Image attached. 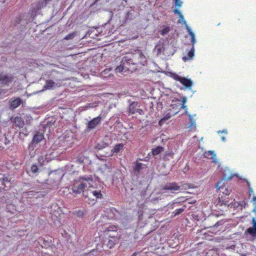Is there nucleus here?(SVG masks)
<instances>
[{
    "instance_id": "nucleus-1",
    "label": "nucleus",
    "mask_w": 256,
    "mask_h": 256,
    "mask_svg": "<svg viewBox=\"0 0 256 256\" xmlns=\"http://www.w3.org/2000/svg\"><path fill=\"white\" fill-rule=\"evenodd\" d=\"M146 61L144 55L142 52L136 54H131L124 56L119 66L116 68V72H132L134 68H136L135 66L138 63L143 64V62Z\"/></svg>"
},
{
    "instance_id": "nucleus-2",
    "label": "nucleus",
    "mask_w": 256,
    "mask_h": 256,
    "mask_svg": "<svg viewBox=\"0 0 256 256\" xmlns=\"http://www.w3.org/2000/svg\"><path fill=\"white\" fill-rule=\"evenodd\" d=\"M94 178L92 175H84L78 176L74 180L71 186V190L73 193L82 194L86 198V192L88 188H92Z\"/></svg>"
},
{
    "instance_id": "nucleus-3",
    "label": "nucleus",
    "mask_w": 256,
    "mask_h": 256,
    "mask_svg": "<svg viewBox=\"0 0 256 256\" xmlns=\"http://www.w3.org/2000/svg\"><path fill=\"white\" fill-rule=\"evenodd\" d=\"M224 180H221L216 184V188L220 194L214 204L217 206H228L230 205L229 194L230 190L228 186L224 185Z\"/></svg>"
},
{
    "instance_id": "nucleus-4",
    "label": "nucleus",
    "mask_w": 256,
    "mask_h": 256,
    "mask_svg": "<svg viewBox=\"0 0 256 256\" xmlns=\"http://www.w3.org/2000/svg\"><path fill=\"white\" fill-rule=\"evenodd\" d=\"M14 76L8 72H0V84L2 86H8L13 81Z\"/></svg>"
},
{
    "instance_id": "nucleus-5",
    "label": "nucleus",
    "mask_w": 256,
    "mask_h": 256,
    "mask_svg": "<svg viewBox=\"0 0 256 256\" xmlns=\"http://www.w3.org/2000/svg\"><path fill=\"white\" fill-rule=\"evenodd\" d=\"M86 198L89 199H94V198H102V196L101 190H95L93 185L92 188H88V192H86Z\"/></svg>"
},
{
    "instance_id": "nucleus-6",
    "label": "nucleus",
    "mask_w": 256,
    "mask_h": 256,
    "mask_svg": "<svg viewBox=\"0 0 256 256\" xmlns=\"http://www.w3.org/2000/svg\"><path fill=\"white\" fill-rule=\"evenodd\" d=\"M10 177L8 175L0 174V194L8 190L6 184H10Z\"/></svg>"
},
{
    "instance_id": "nucleus-7",
    "label": "nucleus",
    "mask_w": 256,
    "mask_h": 256,
    "mask_svg": "<svg viewBox=\"0 0 256 256\" xmlns=\"http://www.w3.org/2000/svg\"><path fill=\"white\" fill-rule=\"evenodd\" d=\"M180 186L176 182H170L161 187V190H170L172 193L180 190Z\"/></svg>"
},
{
    "instance_id": "nucleus-8",
    "label": "nucleus",
    "mask_w": 256,
    "mask_h": 256,
    "mask_svg": "<svg viewBox=\"0 0 256 256\" xmlns=\"http://www.w3.org/2000/svg\"><path fill=\"white\" fill-rule=\"evenodd\" d=\"M44 138V136L43 134H41L40 132H37L33 136L32 140L29 144L28 149L30 150H34L36 144L42 140Z\"/></svg>"
},
{
    "instance_id": "nucleus-9",
    "label": "nucleus",
    "mask_w": 256,
    "mask_h": 256,
    "mask_svg": "<svg viewBox=\"0 0 256 256\" xmlns=\"http://www.w3.org/2000/svg\"><path fill=\"white\" fill-rule=\"evenodd\" d=\"M102 118L100 115H99L97 117L93 118L86 125V129L88 130H93L96 128L98 124H100L102 122Z\"/></svg>"
},
{
    "instance_id": "nucleus-10",
    "label": "nucleus",
    "mask_w": 256,
    "mask_h": 256,
    "mask_svg": "<svg viewBox=\"0 0 256 256\" xmlns=\"http://www.w3.org/2000/svg\"><path fill=\"white\" fill-rule=\"evenodd\" d=\"M180 100L179 98H174L172 100L170 106L175 110V114L178 112L180 110Z\"/></svg>"
},
{
    "instance_id": "nucleus-11",
    "label": "nucleus",
    "mask_w": 256,
    "mask_h": 256,
    "mask_svg": "<svg viewBox=\"0 0 256 256\" xmlns=\"http://www.w3.org/2000/svg\"><path fill=\"white\" fill-rule=\"evenodd\" d=\"M124 150V144H116L114 146V148L111 150V154L112 155H114V154H118V153H120V152Z\"/></svg>"
},
{
    "instance_id": "nucleus-12",
    "label": "nucleus",
    "mask_w": 256,
    "mask_h": 256,
    "mask_svg": "<svg viewBox=\"0 0 256 256\" xmlns=\"http://www.w3.org/2000/svg\"><path fill=\"white\" fill-rule=\"evenodd\" d=\"M180 82L186 88H190L192 84V80L186 78V77H180Z\"/></svg>"
},
{
    "instance_id": "nucleus-13",
    "label": "nucleus",
    "mask_w": 256,
    "mask_h": 256,
    "mask_svg": "<svg viewBox=\"0 0 256 256\" xmlns=\"http://www.w3.org/2000/svg\"><path fill=\"white\" fill-rule=\"evenodd\" d=\"M118 230V226H114V225H110L105 230L104 232L106 236H108L109 237H112V238H114L116 236L114 235H111V234H110L109 233L110 232H116Z\"/></svg>"
},
{
    "instance_id": "nucleus-14",
    "label": "nucleus",
    "mask_w": 256,
    "mask_h": 256,
    "mask_svg": "<svg viewBox=\"0 0 256 256\" xmlns=\"http://www.w3.org/2000/svg\"><path fill=\"white\" fill-rule=\"evenodd\" d=\"M13 124H14L16 126L20 128H22L24 126V122L22 120L21 117L20 116H16L15 117L13 120Z\"/></svg>"
},
{
    "instance_id": "nucleus-15",
    "label": "nucleus",
    "mask_w": 256,
    "mask_h": 256,
    "mask_svg": "<svg viewBox=\"0 0 256 256\" xmlns=\"http://www.w3.org/2000/svg\"><path fill=\"white\" fill-rule=\"evenodd\" d=\"M252 224L253 226L250 227V228L246 230V232L248 234L256 236V220H255L254 218H252Z\"/></svg>"
},
{
    "instance_id": "nucleus-16",
    "label": "nucleus",
    "mask_w": 256,
    "mask_h": 256,
    "mask_svg": "<svg viewBox=\"0 0 256 256\" xmlns=\"http://www.w3.org/2000/svg\"><path fill=\"white\" fill-rule=\"evenodd\" d=\"M22 103V100L21 98H18L11 101L10 106L12 108H16L20 106Z\"/></svg>"
},
{
    "instance_id": "nucleus-17",
    "label": "nucleus",
    "mask_w": 256,
    "mask_h": 256,
    "mask_svg": "<svg viewBox=\"0 0 256 256\" xmlns=\"http://www.w3.org/2000/svg\"><path fill=\"white\" fill-rule=\"evenodd\" d=\"M204 156L205 158H212L214 162H216V154L214 151L212 150H208L207 152H205L204 154Z\"/></svg>"
},
{
    "instance_id": "nucleus-18",
    "label": "nucleus",
    "mask_w": 256,
    "mask_h": 256,
    "mask_svg": "<svg viewBox=\"0 0 256 256\" xmlns=\"http://www.w3.org/2000/svg\"><path fill=\"white\" fill-rule=\"evenodd\" d=\"M194 46H192V48L190 50L188 53V57H186V56H184V57L182 58V60L184 61H186L188 60H191V58H192L194 56Z\"/></svg>"
},
{
    "instance_id": "nucleus-19",
    "label": "nucleus",
    "mask_w": 256,
    "mask_h": 256,
    "mask_svg": "<svg viewBox=\"0 0 256 256\" xmlns=\"http://www.w3.org/2000/svg\"><path fill=\"white\" fill-rule=\"evenodd\" d=\"M138 102H133L129 106V112L131 114H134L136 112V108L138 106Z\"/></svg>"
},
{
    "instance_id": "nucleus-20",
    "label": "nucleus",
    "mask_w": 256,
    "mask_h": 256,
    "mask_svg": "<svg viewBox=\"0 0 256 256\" xmlns=\"http://www.w3.org/2000/svg\"><path fill=\"white\" fill-rule=\"evenodd\" d=\"M55 82L52 80H48L46 82V84L44 86V88L50 90L53 88Z\"/></svg>"
},
{
    "instance_id": "nucleus-21",
    "label": "nucleus",
    "mask_w": 256,
    "mask_h": 256,
    "mask_svg": "<svg viewBox=\"0 0 256 256\" xmlns=\"http://www.w3.org/2000/svg\"><path fill=\"white\" fill-rule=\"evenodd\" d=\"M135 165L133 168V170L135 172H140L142 168V163L139 162L138 160L134 162Z\"/></svg>"
},
{
    "instance_id": "nucleus-22",
    "label": "nucleus",
    "mask_w": 256,
    "mask_h": 256,
    "mask_svg": "<svg viewBox=\"0 0 256 256\" xmlns=\"http://www.w3.org/2000/svg\"><path fill=\"white\" fill-rule=\"evenodd\" d=\"M164 148L162 147V146H158V147L152 148V154L154 156L158 155L162 152L164 151Z\"/></svg>"
},
{
    "instance_id": "nucleus-23",
    "label": "nucleus",
    "mask_w": 256,
    "mask_h": 256,
    "mask_svg": "<svg viewBox=\"0 0 256 256\" xmlns=\"http://www.w3.org/2000/svg\"><path fill=\"white\" fill-rule=\"evenodd\" d=\"M187 101V98L186 97V96H184V97L182 98V100L180 101V108H184L185 110V112H187V106L186 105V103Z\"/></svg>"
},
{
    "instance_id": "nucleus-24",
    "label": "nucleus",
    "mask_w": 256,
    "mask_h": 256,
    "mask_svg": "<svg viewBox=\"0 0 256 256\" xmlns=\"http://www.w3.org/2000/svg\"><path fill=\"white\" fill-rule=\"evenodd\" d=\"M187 30L188 32L190 35L191 36V41L192 44V46H194V45L196 42V38H195L194 34V32H192V30L190 28V27L187 26Z\"/></svg>"
},
{
    "instance_id": "nucleus-25",
    "label": "nucleus",
    "mask_w": 256,
    "mask_h": 256,
    "mask_svg": "<svg viewBox=\"0 0 256 256\" xmlns=\"http://www.w3.org/2000/svg\"><path fill=\"white\" fill-rule=\"evenodd\" d=\"M186 208V206H184L182 208H180L179 209H176V210H174V212H172V216H176L180 214V213L184 211Z\"/></svg>"
},
{
    "instance_id": "nucleus-26",
    "label": "nucleus",
    "mask_w": 256,
    "mask_h": 256,
    "mask_svg": "<svg viewBox=\"0 0 256 256\" xmlns=\"http://www.w3.org/2000/svg\"><path fill=\"white\" fill-rule=\"evenodd\" d=\"M170 28L169 26H166L160 30V34L162 36H165L166 34L170 32Z\"/></svg>"
},
{
    "instance_id": "nucleus-27",
    "label": "nucleus",
    "mask_w": 256,
    "mask_h": 256,
    "mask_svg": "<svg viewBox=\"0 0 256 256\" xmlns=\"http://www.w3.org/2000/svg\"><path fill=\"white\" fill-rule=\"evenodd\" d=\"M38 170L39 169L38 165L36 164L32 165L30 168V170L34 174H36V173L38 172Z\"/></svg>"
},
{
    "instance_id": "nucleus-28",
    "label": "nucleus",
    "mask_w": 256,
    "mask_h": 256,
    "mask_svg": "<svg viewBox=\"0 0 256 256\" xmlns=\"http://www.w3.org/2000/svg\"><path fill=\"white\" fill-rule=\"evenodd\" d=\"M217 254L214 250H210L206 253V256H216Z\"/></svg>"
},
{
    "instance_id": "nucleus-29",
    "label": "nucleus",
    "mask_w": 256,
    "mask_h": 256,
    "mask_svg": "<svg viewBox=\"0 0 256 256\" xmlns=\"http://www.w3.org/2000/svg\"><path fill=\"white\" fill-rule=\"evenodd\" d=\"M76 32H72V33L69 34L67 36H66L64 37V39L66 40H68L74 39L76 36Z\"/></svg>"
},
{
    "instance_id": "nucleus-30",
    "label": "nucleus",
    "mask_w": 256,
    "mask_h": 256,
    "mask_svg": "<svg viewBox=\"0 0 256 256\" xmlns=\"http://www.w3.org/2000/svg\"><path fill=\"white\" fill-rule=\"evenodd\" d=\"M188 118L191 126L196 127V120L194 119L193 116L191 114H188Z\"/></svg>"
},
{
    "instance_id": "nucleus-31",
    "label": "nucleus",
    "mask_w": 256,
    "mask_h": 256,
    "mask_svg": "<svg viewBox=\"0 0 256 256\" xmlns=\"http://www.w3.org/2000/svg\"><path fill=\"white\" fill-rule=\"evenodd\" d=\"M116 240V238H114V240H108L107 243V246L110 248H114V246Z\"/></svg>"
},
{
    "instance_id": "nucleus-32",
    "label": "nucleus",
    "mask_w": 256,
    "mask_h": 256,
    "mask_svg": "<svg viewBox=\"0 0 256 256\" xmlns=\"http://www.w3.org/2000/svg\"><path fill=\"white\" fill-rule=\"evenodd\" d=\"M170 76L173 78V79H174L176 81H178L180 82L181 76H180V75L175 74V72H172V74H170Z\"/></svg>"
},
{
    "instance_id": "nucleus-33",
    "label": "nucleus",
    "mask_w": 256,
    "mask_h": 256,
    "mask_svg": "<svg viewBox=\"0 0 256 256\" xmlns=\"http://www.w3.org/2000/svg\"><path fill=\"white\" fill-rule=\"evenodd\" d=\"M182 2L180 0H175V4L176 6H182Z\"/></svg>"
},
{
    "instance_id": "nucleus-34",
    "label": "nucleus",
    "mask_w": 256,
    "mask_h": 256,
    "mask_svg": "<svg viewBox=\"0 0 256 256\" xmlns=\"http://www.w3.org/2000/svg\"><path fill=\"white\" fill-rule=\"evenodd\" d=\"M174 12L178 14L180 18H182V15L180 10L177 9L174 10Z\"/></svg>"
},
{
    "instance_id": "nucleus-35",
    "label": "nucleus",
    "mask_w": 256,
    "mask_h": 256,
    "mask_svg": "<svg viewBox=\"0 0 256 256\" xmlns=\"http://www.w3.org/2000/svg\"><path fill=\"white\" fill-rule=\"evenodd\" d=\"M166 155L170 156L171 158H173L174 153L173 152H168L166 154Z\"/></svg>"
},
{
    "instance_id": "nucleus-36",
    "label": "nucleus",
    "mask_w": 256,
    "mask_h": 256,
    "mask_svg": "<svg viewBox=\"0 0 256 256\" xmlns=\"http://www.w3.org/2000/svg\"><path fill=\"white\" fill-rule=\"evenodd\" d=\"M248 192H249L250 196H251V194H254V191H253V190L252 189V187L250 186V188L248 190Z\"/></svg>"
},
{
    "instance_id": "nucleus-37",
    "label": "nucleus",
    "mask_w": 256,
    "mask_h": 256,
    "mask_svg": "<svg viewBox=\"0 0 256 256\" xmlns=\"http://www.w3.org/2000/svg\"><path fill=\"white\" fill-rule=\"evenodd\" d=\"M136 112H138L140 114H142V113L143 112V110H142L138 109V108H136Z\"/></svg>"
},
{
    "instance_id": "nucleus-38",
    "label": "nucleus",
    "mask_w": 256,
    "mask_h": 256,
    "mask_svg": "<svg viewBox=\"0 0 256 256\" xmlns=\"http://www.w3.org/2000/svg\"><path fill=\"white\" fill-rule=\"evenodd\" d=\"M180 20H182V22L184 23V24H185L186 25V26H188V25H186V20H184V16H182V18H180Z\"/></svg>"
},
{
    "instance_id": "nucleus-39",
    "label": "nucleus",
    "mask_w": 256,
    "mask_h": 256,
    "mask_svg": "<svg viewBox=\"0 0 256 256\" xmlns=\"http://www.w3.org/2000/svg\"><path fill=\"white\" fill-rule=\"evenodd\" d=\"M252 200L256 204V196H254Z\"/></svg>"
},
{
    "instance_id": "nucleus-40",
    "label": "nucleus",
    "mask_w": 256,
    "mask_h": 256,
    "mask_svg": "<svg viewBox=\"0 0 256 256\" xmlns=\"http://www.w3.org/2000/svg\"><path fill=\"white\" fill-rule=\"evenodd\" d=\"M220 224V222H218L216 223V224H214V226L216 227V226H218Z\"/></svg>"
},
{
    "instance_id": "nucleus-41",
    "label": "nucleus",
    "mask_w": 256,
    "mask_h": 256,
    "mask_svg": "<svg viewBox=\"0 0 256 256\" xmlns=\"http://www.w3.org/2000/svg\"><path fill=\"white\" fill-rule=\"evenodd\" d=\"M22 20V17H21V16H20V18H18V22H17V23H20V22H21Z\"/></svg>"
},
{
    "instance_id": "nucleus-42",
    "label": "nucleus",
    "mask_w": 256,
    "mask_h": 256,
    "mask_svg": "<svg viewBox=\"0 0 256 256\" xmlns=\"http://www.w3.org/2000/svg\"><path fill=\"white\" fill-rule=\"evenodd\" d=\"M246 184H248V189L250 188V182H249L248 180H246Z\"/></svg>"
},
{
    "instance_id": "nucleus-43",
    "label": "nucleus",
    "mask_w": 256,
    "mask_h": 256,
    "mask_svg": "<svg viewBox=\"0 0 256 256\" xmlns=\"http://www.w3.org/2000/svg\"><path fill=\"white\" fill-rule=\"evenodd\" d=\"M136 255H137V253L134 252L132 254L131 256H136Z\"/></svg>"
},
{
    "instance_id": "nucleus-44",
    "label": "nucleus",
    "mask_w": 256,
    "mask_h": 256,
    "mask_svg": "<svg viewBox=\"0 0 256 256\" xmlns=\"http://www.w3.org/2000/svg\"><path fill=\"white\" fill-rule=\"evenodd\" d=\"M232 176H231L228 177L227 179L228 180H232Z\"/></svg>"
},
{
    "instance_id": "nucleus-45",
    "label": "nucleus",
    "mask_w": 256,
    "mask_h": 256,
    "mask_svg": "<svg viewBox=\"0 0 256 256\" xmlns=\"http://www.w3.org/2000/svg\"><path fill=\"white\" fill-rule=\"evenodd\" d=\"M186 186H187L188 187V188H190V186H189V184H186V186H185L186 187Z\"/></svg>"
},
{
    "instance_id": "nucleus-46",
    "label": "nucleus",
    "mask_w": 256,
    "mask_h": 256,
    "mask_svg": "<svg viewBox=\"0 0 256 256\" xmlns=\"http://www.w3.org/2000/svg\"><path fill=\"white\" fill-rule=\"evenodd\" d=\"M222 138L223 140H224V139H225L224 137L222 136Z\"/></svg>"
},
{
    "instance_id": "nucleus-47",
    "label": "nucleus",
    "mask_w": 256,
    "mask_h": 256,
    "mask_svg": "<svg viewBox=\"0 0 256 256\" xmlns=\"http://www.w3.org/2000/svg\"><path fill=\"white\" fill-rule=\"evenodd\" d=\"M45 1H46V2H47L50 1V0H45Z\"/></svg>"
},
{
    "instance_id": "nucleus-48",
    "label": "nucleus",
    "mask_w": 256,
    "mask_h": 256,
    "mask_svg": "<svg viewBox=\"0 0 256 256\" xmlns=\"http://www.w3.org/2000/svg\"><path fill=\"white\" fill-rule=\"evenodd\" d=\"M244 256H245V255H244Z\"/></svg>"
}]
</instances>
